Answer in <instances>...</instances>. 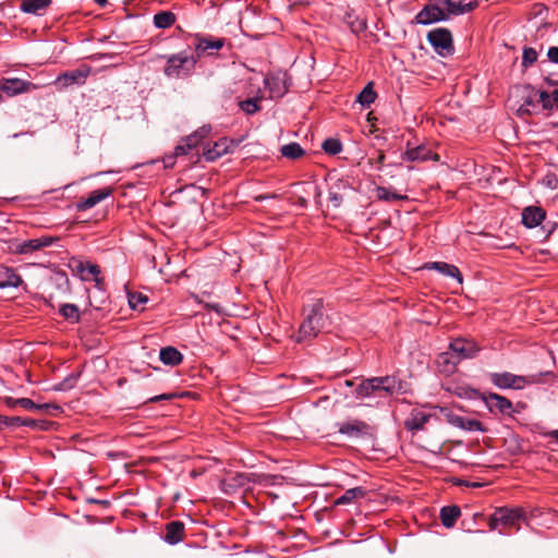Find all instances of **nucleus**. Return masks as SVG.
I'll return each mask as SVG.
<instances>
[{
	"mask_svg": "<svg viewBox=\"0 0 558 558\" xmlns=\"http://www.w3.org/2000/svg\"><path fill=\"white\" fill-rule=\"evenodd\" d=\"M478 2H429L415 16V22L429 25L448 20L451 15L464 14L473 11Z\"/></svg>",
	"mask_w": 558,
	"mask_h": 558,
	"instance_id": "nucleus-1",
	"label": "nucleus"
},
{
	"mask_svg": "<svg viewBox=\"0 0 558 558\" xmlns=\"http://www.w3.org/2000/svg\"><path fill=\"white\" fill-rule=\"evenodd\" d=\"M323 300L316 299L304 306V318L299 328L298 342L315 338L325 327L327 317L323 313Z\"/></svg>",
	"mask_w": 558,
	"mask_h": 558,
	"instance_id": "nucleus-2",
	"label": "nucleus"
},
{
	"mask_svg": "<svg viewBox=\"0 0 558 558\" xmlns=\"http://www.w3.org/2000/svg\"><path fill=\"white\" fill-rule=\"evenodd\" d=\"M399 387V383L392 376L373 377L363 380L355 389L357 398L372 396L376 391L392 393Z\"/></svg>",
	"mask_w": 558,
	"mask_h": 558,
	"instance_id": "nucleus-3",
	"label": "nucleus"
},
{
	"mask_svg": "<svg viewBox=\"0 0 558 558\" xmlns=\"http://www.w3.org/2000/svg\"><path fill=\"white\" fill-rule=\"evenodd\" d=\"M426 38L435 52L440 57L448 58L454 53L452 34L448 28H434L427 33Z\"/></svg>",
	"mask_w": 558,
	"mask_h": 558,
	"instance_id": "nucleus-4",
	"label": "nucleus"
},
{
	"mask_svg": "<svg viewBox=\"0 0 558 558\" xmlns=\"http://www.w3.org/2000/svg\"><path fill=\"white\" fill-rule=\"evenodd\" d=\"M489 380L500 389H523L537 381L536 376H519L509 372L489 373Z\"/></svg>",
	"mask_w": 558,
	"mask_h": 558,
	"instance_id": "nucleus-5",
	"label": "nucleus"
},
{
	"mask_svg": "<svg viewBox=\"0 0 558 558\" xmlns=\"http://www.w3.org/2000/svg\"><path fill=\"white\" fill-rule=\"evenodd\" d=\"M524 519V512L522 509H509L502 507L496 509L490 515L488 526L490 530H495L499 524H501L509 527L517 526V530H520L519 523Z\"/></svg>",
	"mask_w": 558,
	"mask_h": 558,
	"instance_id": "nucleus-6",
	"label": "nucleus"
},
{
	"mask_svg": "<svg viewBox=\"0 0 558 558\" xmlns=\"http://www.w3.org/2000/svg\"><path fill=\"white\" fill-rule=\"evenodd\" d=\"M195 60L184 54L171 56L165 68V74L169 77L186 76L194 68Z\"/></svg>",
	"mask_w": 558,
	"mask_h": 558,
	"instance_id": "nucleus-7",
	"label": "nucleus"
},
{
	"mask_svg": "<svg viewBox=\"0 0 558 558\" xmlns=\"http://www.w3.org/2000/svg\"><path fill=\"white\" fill-rule=\"evenodd\" d=\"M449 350L453 352L456 357L461 361L464 359H473L478 353L480 348L471 340L466 339H454L449 344Z\"/></svg>",
	"mask_w": 558,
	"mask_h": 558,
	"instance_id": "nucleus-8",
	"label": "nucleus"
},
{
	"mask_svg": "<svg viewBox=\"0 0 558 558\" xmlns=\"http://www.w3.org/2000/svg\"><path fill=\"white\" fill-rule=\"evenodd\" d=\"M265 85L269 90L270 98H280L289 90V77L287 73L269 75L265 78Z\"/></svg>",
	"mask_w": 558,
	"mask_h": 558,
	"instance_id": "nucleus-9",
	"label": "nucleus"
},
{
	"mask_svg": "<svg viewBox=\"0 0 558 558\" xmlns=\"http://www.w3.org/2000/svg\"><path fill=\"white\" fill-rule=\"evenodd\" d=\"M339 433L344 434L351 438H362L365 436H371V426L360 420H354L351 422H345L340 424Z\"/></svg>",
	"mask_w": 558,
	"mask_h": 558,
	"instance_id": "nucleus-10",
	"label": "nucleus"
},
{
	"mask_svg": "<svg viewBox=\"0 0 558 558\" xmlns=\"http://www.w3.org/2000/svg\"><path fill=\"white\" fill-rule=\"evenodd\" d=\"M112 191L113 190L111 187H104L90 192L86 198H82L78 203H76V209L78 211H84L94 207L95 205L110 196Z\"/></svg>",
	"mask_w": 558,
	"mask_h": 558,
	"instance_id": "nucleus-11",
	"label": "nucleus"
},
{
	"mask_svg": "<svg viewBox=\"0 0 558 558\" xmlns=\"http://www.w3.org/2000/svg\"><path fill=\"white\" fill-rule=\"evenodd\" d=\"M33 86L31 82H25L20 78H2L0 82V90L12 97L21 93L29 90Z\"/></svg>",
	"mask_w": 558,
	"mask_h": 558,
	"instance_id": "nucleus-12",
	"label": "nucleus"
},
{
	"mask_svg": "<svg viewBox=\"0 0 558 558\" xmlns=\"http://www.w3.org/2000/svg\"><path fill=\"white\" fill-rule=\"evenodd\" d=\"M447 421L452 426L459 427L464 430L486 432V428L483 426L482 422L474 418H468L461 415H457L454 413H448Z\"/></svg>",
	"mask_w": 558,
	"mask_h": 558,
	"instance_id": "nucleus-13",
	"label": "nucleus"
},
{
	"mask_svg": "<svg viewBox=\"0 0 558 558\" xmlns=\"http://www.w3.org/2000/svg\"><path fill=\"white\" fill-rule=\"evenodd\" d=\"M232 142L223 137L215 142L211 147L204 150L203 156L207 161H215L230 151Z\"/></svg>",
	"mask_w": 558,
	"mask_h": 558,
	"instance_id": "nucleus-14",
	"label": "nucleus"
},
{
	"mask_svg": "<svg viewBox=\"0 0 558 558\" xmlns=\"http://www.w3.org/2000/svg\"><path fill=\"white\" fill-rule=\"evenodd\" d=\"M483 399L490 411L498 410L502 414H509L512 409V402L500 395L489 393Z\"/></svg>",
	"mask_w": 558,
	"mask_h": 558,
	"instance_id": "nucleus-15",
	"label": "nucleus"
},
{
	"mask_svg": "<svg viewBox=\"0 0 558 558\" xmlns=\"http://www.w3.org/2000/svg\"><path fill=\"white\" fill-rule=\"evenodd\" d=\"M56 241L52 236H40L24 241L17 246V252L21 254H28L35 251L41 250L43 247L49 246Z\"/></svg>",
	"mask_w": 558,
	"mask_h": 558,
	"instance_id": "nucleus-16",
	"label": "nucleus"
},
{
	"mask_svg": "<svg viewBox=\"0 0 558 558\" xmlns=\"http://www.w3.org/2000/svg\"><path fill=\"white\" fill-rule=\"evenodd\" d=\"M545 219V211L541 207L530 206L522 211V223L527 228L538 226Z\"/></svg>",
	"mask_w": 558,
	"mask_h": 558,
	"instance_id": "nucleus-17",
	"label": "nucleus"
},
{
	"mask_svg": "<svg viewBox=\"0 0 558 558\" xmlns=\"http://www.w3.org/2000/svg\"><path fill=\"white\" fill-rule=\"evenodd\" d=\"M432 415L420 410H413L404 422V427L409 430L416 432L424 428Z\"/></svg>",
	"mask_w": 558,
	"mask_h": 558,
	"instance_id": "nucleus-18",
	"label": "nucleus"
},
{
	"mask_svg": "<svg viewBox=\"0 0 558 558\" xmlns=\"http://www.w3.org/2000/svg\"><path fill=\"white\" fill-rule=\"evenodd\" d=\"M165 541L171 545L178 544L184 538V524L181 521H171L166 524Z\"/></svg>",
	"mask_w": 558,
	"mask_h": 558,
	"instance_id": "nucleus-19",
	"label": "nucleus"
},
{
	"mask_svg": "<svg viewBox=\"0 0 558 558\" xmlns=\"http://www.w3.org/2000/svg\"><path fill=\"white\" fill-rule=\"evenodd\" d=\"M87 74V71L81 69L68 71L58 76L57 83L62 87H68L72 84H84Z\"/></svg>",
	"mask_w": 558,
	"mask_h": 558,
	"instance_id": "nucleus-20",
	"label": "nucleus"
},
{
	"mask_svg": "<svg viewBox=\"0 0 558 558\" xmlns=\"http://www.w3.org/2000/svg\"><path fill=\"white\" fill-rule=\"evenodd\" d=\"M22 282L21 276L12 268L0 265V289L9 287L17 288Z\"/></svg>",
	"mask_w": 558,
	"mask_h": 558,
	"instance_id": "nucleus-21",
	"label": "nucleus"
},
{
	"mask_svg": "<svg viewBox=\"0 0 558 558\" xmlns=\"http://www.w3.org/2000/svg\"><path fill=\"white\" fill-rule=\"evenodd\" d=\"M425 268L435 269L447 277L456 278L459 283H462V275L458 267H456L454 265L447 264L444 262H433L426 264Z\"/></svg>",
	"mask_w": 558,
	"mask_h": 558,
	"instance_id": "nucleus-22",
	"label": "nucleus"
},
{
	"mask_svg": "<svg viewBox=\"0 0 558 558\" xmlns=\"http://www.w3.org/2000/svg\"><path fill=\"white\" fill-rule=\"evenodd\" d=\"M405 155L407 158L411 161H426L429 159H439L437 154H433V151L424 145H420L417 147L408 149Z\"/></svg>",
	"mask_w": 558,
	"mask_h": 558,
	"instance_id": "nucleus-23",
	"label": "nucleus"
},
{
	"mask_svg": "<svg viewBox=\"0 0 558 558\" xmlns=\"http://www.w3.org/2000/svg\"><path fill=\"white\" fill-rule=\"evenodd\" d=\"M461 515V510L458 506H445L440 509V520L444 526L452 527L457 519Z\"/></svg>",
	"mask_w": 558,
	"mask_h": 558,
	"instance_id": "nucleus-24",
	"label": "nucleus"
},
{
	"mask_svg": "<svg viewBox=\"0 0 558 558\" xmlns=\"http://www.w3.org/2000/svg\"><path fill=\"white\" fill-rule=\"evenodd\" d=\"M159 357L163 364L171 366L179 365L183 360V355L174 347L162 348Z\"/></svg>",
	"mask_w": 558,
	"mask_h": 558,
	"instance_id": "nucleus-25",
	"label": "nucleus"
},
{
	"mask_svg": "<svg viewBox=\"0 0 558 558\" xmlns=\"http://www.w3.org/2000/svg\"><path fill=\"white\" fill-rule=\"evenodd\" d=\"M225 45V39L222 38H198V43L196 44V50L198 52L214 51L219 50ZM213 53V52H209Z\"/></svg>",
	"mask_w": 558,
	"mask_h": 558,
	"instance_id": "nucleus-26",
	"label": "nucleus"
},
{
	"mask_svg": "<svg viewBox=\"0 0 558 558\" xmlns=\"http://www.w3.org/2000/svg\"><path fill=\"white\" fill-rule=\"evenodd\" d=\"M437 362L439 366L442 368V372L451 373L456 369V366L460 361L456 357L453 352L449 350L447 352L440 353Z\"/></svg>",
	"mask_w": 558,
	"mask_h": 558,
	"instance_id": "nucleus-27",
	"label": "nucleus"
},
{
	"mask_svg": "<svg viewBox=\"0 0 558 558\" xmlns=\"http://www.w3.org/2000/svg\"><path fill=\"white\" fill-rule=\"evenodd\" d=\"M366 495V490L363 487H354L347 489L342 496L336 500V505H348L359 498H363Z\"/></svg>",
	"mask_w": 558,
	"mask_h": 558,
	"instance_id": "nucleus-28",
	"label": "nucleus"
},
{
	"mask_svg": "<svg viewBox=\"0 0 558 558\" xmlns=\"http://www.w3.org/2000/svg\"><path fill=\"white\" fill-rule=\"evenodd\" d=\"M280 153L288 159H299L305 155V150L300 146L299 143H289L280 148Z\"/></svg>",
	"mask_w": 558,
	"mask_h": 558,
	"instance_id": "nucleus-29",
	"label": "nucleus"
},
{
	"mask_svg": "<svg viewBox=\"0 0 558 558\" xmlns=\"http://www.w3.org/2000/svg\"><path fill=\"white\" fill-rule=\"evenodd\" d=\"M377 97L376 92L374 90V83L369 82L362 92L357 95L356 101L360 102L364 107H369L371 104L375 101Z\"/></svg>",
	"mask_w": 558,
	"mask_h": 558,
	"instance_id": "nucleus-30",
	"label": "nucleus"
},
{
	"mask_svg": "<svg viewBox=\"0 0 558 558\" xmlns=\"http://www.w3.org/2000/svg\"><path fill=\"white\" fill-rule=\"evenodd\" d=\"M538 100L546 110H551L554 108L558 109V88L553 90L550 94L547 92H541L538 94Z\"/></svg>",
	"mask_w": 558,
	"mask_h": 558,
	"instance_id": "nucleus-31",
	"label": "nucleus"
},
{
	"mask_svg": "<svg viewBox=\"0 0 558 558\" xmlns=\"http://www.w3.org/2000/svg\"><path fill=\"white\" fill-rule=\"evenodd\" d=\"M375 193H376L377 199H379V201L391 202V201L408 199L407 195L398 194V193L390 191L389 189L383 187V186H377L375 190Z\"/></svg>",
	"mask_w": 558,
	"mask_h": 558,
	"instance_id": "nucleus-32",
	"label": "nucleus"
},
{
	"mask_svg": "<svg viewBox=\"0 0 558 558\" xmlns=\"http://www.w3.org/2000/svg\"><path fill=\"white\" fill-rule=\"evenodd\" d=\"M175 22V15L170 11H161L154 16L155 26L168 28Z\"/></svg>",
	"mask_w": 558,
	"mask_h": 558,
	"instance_id": "nucleus-33",
	"label": "nucleus"
},
{
	"mask_svg": "<svg viewBox=\"0 0 558 558\" xmlns=\"http://www.w3.org/2000/svg\"><path fill=\"white\" fill-rule=\"evenodd\" d=\"M50 2H21V10L24 13L43 15Z\"/></svg>",
	"mask_w": 558,
	"mask_h": 558,
	"instance_id": "nucleus-34",
	"label": "nucleus"
},
{
	"mask_svg": "<svg viewBox=\"0 0 558 558\" xmlns=\"http://www.w3.org/2000/svg\"><path fill=\"white\" fill-rule=\"evenodd\" d=\"M59 312L66 320H70L71 323L80 322V310L75 304H62Z\"/></svg>",
	"mask_w": 558,
	"mask_h": 558,
	"instance_id": "nucleus-35",
	"label": "nucleus"
},
{
	"mask_svg": "<svg viewBox=\"0 0 558 558\" xmlns=\"http://www.w3.org/2000/svg\"><path fill=\"white\" fill-rule=\"evenodd\" d=\"M16 402H19L17 405L24 408L25 410H29V411H33V410L47 411L48 409H53V410L60 409L58 405H54V404H36L28 398H20L16 400Z\"/></svg>",
	"mask_w": 558,
	"mask_h": 558,
	"instance_id": "nucleus-36",
	"label": "nucleus"
},
{
	"mask_svg": "<svg viewBox=\"0 0 558 558\" xmlns=\"http://www.w3.org/2000/svg\"><path fill=\"white\" fill-rule=\"evenodd\" d=\"M259 100H260V98H258V97L248 98V99H245V100H240L239 101V107L246 114H254V113H256L257 111L260 110V107L258 105Z\"/></svg>",
	"mask_w": 558,
	"mask_h": 558,
	"instance_id": "nucleus-37",
	"label": "nucleus"
},
{
	"mask_svg": "<svg viewBox=\"0 0 558 558\" xmlns=\"http://www.w3.org/2000/svg\"><path fill=\"white\" fill-rule=\"evenodd\" d=\"M323 150L328 155H337L342 150V144L337 138H327L322 144Z\"/></svg>",
	"mask_w": 558,
	"mask_h": 558,
	"instance_id": "nucleus-38",
	"label": "nucleus"
},
{
	"mask_svg": "<svg viewBox=\"0 0 558 558\" xmlns=\"http://www.w3.org/2000/svg\"><path fill=\"white\" fill-rule=\"evenodd\" d=\"M537 60V52L534 48L524 47L522 56V66L527 69Z\"/></svg>",
	"mask_w": 558,
	"mask_h": 558,
	"instance_id": "nucleus-39",
	"label": "nucleus"
},
{
	"mask_svg": "<svg viewBox=\"0 0 558 558\" xmlns=\"http://www.w3.org/2000/svg\"><path fill=\"white\" fill-rule=\"evenodd\" d=\"M129 304L133 310H137L141 304L148 301V298L141 292H129L128 293Z\"/></svg>",
	"mask_w": 558,
	"mask_h": 558,
	"instance_id": "nucleus-40",
	"label": "nucleus"
},
{
	"mask_svg": "<svg viewBox=\"0 0 558 558\" xmlns=\"http://www.w3.org/2000/svg\"><path fill=\"white\" fill-rule=\"evenodd\" d=\"M345 22L350 25L353 33H360L366 29V21L364 19L355 17L351 20V14H347Z\"/></svg>",
	"mask_w": 558,
	"mask_h": 558,
	"instance_id": "nucleus-41",
	"label": "nucleus"
},
{
	"mask_svg": "<svg viewBox=\"0 0 558 558\" xmlns=\"http://www.w3.org/2000/svg\"><path fill=\"white\" fill-rule=\"evenodd\" d=\"M329 201L333 207H339L343 201V194L340 191L331 187L329 191Z\"/></svg>",
	"mask_w": 558,
	"mask_h": 558,
	"instance_id": "nucleus-42",
	"label": "nucleus"
},
{
	"mask_svg": "<svg viewBox=\"0 0 558 558\" xmlns=\"http://www.w3.org/2000/svg\"><path fill=\"white\" fill-rule=\"evenodd\" d=\"M86 269L88 271L89 275H92L94 278H95V281H96V286L98 288H100V284L102 283V279L99 278V275H100V268L98 265L96 264H88L86 266Z\"/></svg>",
	"mask_w": 558,
	"mask_h": 558,
	"instance_id": "nucleus-43",
	"label": "nucleus"
},
{
	"mask_svg": "<svg viewBox=\"0 0 558 558\" xmlns=\"http://www.w3.org/2000/svg\"><path fill=\"white\" fill-rule=\"evenodd\" d=\"M332 189H336L343 194V192H345L347 190H352L353 186H352V183L349 181V179H338L333 183Z\"/></svg>",
	"mask_w": 558,
	"mask_h": 558,
	"instance_id": "nucleus-44",
	"label": "nucleus"
},
{
	"mask_svg": "<svg viewBox=\"0 0 558 558\" xmlns=\"http://www.w3.org/2000/svg\"><path fill=\"white\" fill-rule=\"evenodd\" d=\"M1 423H3L4 426H21L22 425V417L20 416H0Z\"/></svg>",
	"mask_w": 558,
	"mask_h": 558,
	"instance_id": "nucleus-45",
	"label": "nucleus"
},
{
	"mask_svg": "<svg viewBox=\"0 0 558 558\" xmlns=\"http://www.w3.org/2000/svg\"><path fill=\"white\" fill-rule=\"evenodd\" d=\"M183 141L186 144L187 148H191L193 150L198 146L202 140L198 138L197 134L192 133L189 136H186Z\"/></svg>",
	"mask_w": 558,
	"mask_h": 558,
	"instance_id": "nucleus-46",
	"label": "nucleus"
},
{
	"mask_svg": "<svg viewBox=\"0 0 558 558\" xmlns=\"http://www.w3.org/2000/svg\"><path fill=\"white\" fill-rule=\"evenodd\" d=\"M175 396L173 393H162V395H159V396H155V397H151L147 400V402H159V401H162V400H171L173 399Z\"/></svg>",
	"mask_w": 558,
	"mask_h": 558,
	"instance_id": "nucleus-47",
	"label": "nucleus"
},
{
	"mask_svg": "<svg viewBox=\"0 0 558 558\" xmlns=\"http://www.w3.org/2000/svg\"><path fill=\"white\" fill-rule=\"evenodd\" d=\"M547 57L550 62L558 63V47H550Z\"/></svg>",
	"mask_w": 558,
	"mask_h": 558,
	"instance_id": "nucleus-48",
	"label": "nucleus"
},
{
	"mask_svg": "<svg viewBox=\"0 0 558 558\" xmlns=\"http://www.w3.org/2000/svg\"><path fill=\"white\" fill-rule=\"evenodd\" d=\"M210 131H211L210 125H204V126L199 128L198 130H196L194 132V134H197L198 138L203 140L204 137H206L209 134Z\"/></svg>",
	"mask_w": 558,
	"mask_h": 558,
	"instance_id": "nucleus-49",
	"label": "nucleus"
},
{
	"mask_svg": "<svg viewBox=\"0 0 558 558\" xmlns=\"http://www.w3.org/2000/svg\"><path fill=\"white\" fill-rule=\"evenodd\" d=\"M190 150H192V149L187 148L186 144L183 143L175 147L174 155H175V157L183 156V155H186Z\"/></svg>",
	"mask_w": 558,
	"mask_h": 558,
	"instance_id": "nucleus-50",
	"label": "nucleus"
},
{
	"mask_svg": "<svg viewBox=\"0 0 558 558\" xmlns=\"http://www.w3.org/2000/svg\"><path fill=\"white\" fill-rule=\"evenodd\" d=\"M538 94L537 93H534L533 95L531 96H527L523 102V105H525L526 107H530V106H535L536 102H538Z\"/></svg>",
	"mask_w": 558,
	"mask_h": 558,
	"instance_id": "nucleus-51",
	"label": "nucleus"
},
{
	"mask_svg": "<svg viewBox=\"0 0 558 558\" xmlns=\"http://www.w3.org/2000/svg\"><path fill=\"white\" fill-rule=\"evenodd\" d=\"M517 113H518V116L523 117V116H525V114H530V113H531V111H530L529 107H526L525 105H523V104H522V105L518 108Z\"/></svg>",
	"mask_w": 558,
	"mask_h": 558,
	"instance_id": "nucleus-52",
	"label": "nucleus"
},
{
	"mask_svg": "<svg viewBox=\"0 0 558 558\" xmlns=\"http://www.w3.org/2000/svg\"><path fill=\"white\" fill-rule=\"evenodd\" d=\"M22 425L35 428L38 426V423L33 418H22Z\"/></svg>",
	"mask_w": 558,
	"mask_h": 558,
	"instance_id": "nucleus-53",
	"label": "nucleus"
},
{
	"mask_svg": "<svg viewBox=\"0 0 558 558\" xmlns=\"http://www.w3.org/2000/svg\"><path fill=\"white\" fill-rule=\"evenodd\" d=\"M17 399H14V398H11V397H8L5 398V404L13 408V407H16L19 402H16Z\"/></svg>",
	"mask_w": 558,
	"mask_h": 558,
	"instance_id": "nucleus-54",
	"label": "nucleus"
},
{
	"mask_svg": "<svg viewBox=\"0 0 558 558\" xmlns=\"http://www.w3.org/2000/svg\"><path fill=\"white\" fill-rule=\"evenodd\" d=\"M384 161H385V154H384V153H380V154L378 155V157H377L376 162H377L379 166H381V165L384 163Z\"/></svg>",
	"mask_w": 558,
	"mask_h": 558,
	"instance_id": "nucleus-55",
	"label": "nucleus"
},
{
	"mask_svg": "<svg viewBox=\"0 0 558 558\" xmlns=\"http://www.w3.org/2000/svg\"><path fill=\"white\" fill-rule=\"evenodd\" d=\"M165 162H166V167H170L173 165V157H168L167 159H165Z\"/></svg>",
	"mask_w": 558,
	"mask_h": 558,
	"instance_id": "nucleus-56",
	"label": "nucleus"
},
{
	"mask_svg": "<svg viewBox=\"0 0 558 558\" xmlns=\"http://www.w3.org/2000/svg\"><path fill=\"white\" fill-rule=\"evenodd\" d=\"M267 197H268V196H266V195H258V196H256V197H255V201H257V202H262V201H264V199H265V198H267Z\"/></svg>",
	"mask_w": 558,
	"mask_h": 558,
	"instance_id": "nucleus-57",
	"label": "nucleus"
},
{
	"mask_svg": "<svg viewBox=\"0 0 558 558\" xmlns=\"http://www.w3.org/2000/svg\"><path fill=\"white\" fill-rule=\"evenodd\" d=\"M550 436L554 437L558 441V429L557 430H553L550 433Z\"/></svg>",
	"mask_w": 558,
	"mask_h": 558,
	"instance_id": "nucleus-58",
	"label": "nucleus"
},
{
	"mask_svg": "<svg viewBox=\"0 0 558 558\" xmlns=\"http://www.w3.org/2000/svg\"><path fill=\"white\" fill-rule=\"evenodd\" d=\"M476 395H478V392L476 390H470L469 397L471 398Z\"/></svg>",
	"mask_w": 558,
	"mask_h": 558,
	"instance_id": "nucleus-59",
	"label": "nucleus"
},
{
	"mask_svg": "<svg viewBox=\"0 0 558 558\" xmlns=\"http://www.w3.org/2000/svg\"><path fill=\"white\" fill-rule=\"evenodd\" d=\"M344 385L348 386V387H352L353 386V381L352 380H345Z\"/></svg>",
	"mask_w": 558,
	"mask_h": 558,
	"instance_id": "nucleus-60",
	"label": "nucleus"
},
{
	"mask_svg": "<svg viewBox=\"0 0 558 558\" xmlns=\"http://www.w3.org/2000/svg\"><path fill=\"white\" fill-rule=\"evenodd\" d=\"M199 190L202 191V194H203V195H206V194L208 193V190H207V189L199 187Z\"/></svg>",
	"mask_w": 558,
	"mask_h": 558,
	"instance_id": "nucleus-61",
	"label": "nucleus"
},
{
	"mask_svg": "<svg viewBox=\"0 0 558 558\" xmlns=\"http://www.w3.org/2000/svg\"><path fill=\"white\" fill-rule=\"evenodd\" d=\"M215 312H219V306L218 305H211L210 306Z\"/></svg>",
	"mask_w": 558,
	"mask_h": 558,
	"instance_id": "nucleus-62",
	"label": "nucleus"
},
{
	"mask_svg": "<svg viewBox=\"0 0 558 558\" xmlns=\"http://www.w3.org/2000/svg\"><path fill=\"white\" fill-rule=\"evenodd\" d=\"M300 202H301V204H302L303 206H305V205H306V201H305L304 198H301V199H300Z\"/></svg>",
	"mask_w": 558,
	"mask_h": 558,
	"instance_id": "nucleus-63",
	"label": "nucleus"
},
{
	"mask_svg": "<svg viewBox=\"0 0 558 558\" xmlns=\"http://www.w3.org/2000/svg\"><path fill=\"white\" fill-rule=\"evenodd\" d=\"M101 7H105L108 2H105V1H101V2H98Z\"/></svg>",
	"mask_w": 558,
	"mask_h": 558,
	"instance_id": "nucleus-64",
	"label": "nucleus"
}]
</instances>
